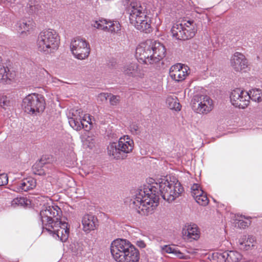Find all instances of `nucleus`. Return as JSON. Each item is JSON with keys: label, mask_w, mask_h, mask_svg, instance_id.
Returning <instances> with one entry per match:
<instances>
[{"label": "nucleus", "mask_w": 262, "mask_h": 262, "mask_svg": "<svg viewBox=\"0 0 262 262\" xmlns=\"http://www.w3.org/2000/svg\"><path fill=\"white\" fill-rule=\"evenodd\" d=\"M99 21L101 23V26L102 27H105V26H108V22L109 21H107L106 20V19H99Z\"/></svg>", "instance_id": "obj_41"}, {"label": "nucleus", "mask_w": 262, "mask_h": 262, "mask_svg": "<svg viewBox=\"0 0 262 262\" xmlns=\"http://www.w3.org/2000/svg\"><path fill=\"white\" fill-rule=\"evenodd\" d=\"M10 101L8 100L6 96H3L0 98V106L4 108H6V106L10 105Z\"/></svg>", "instance_id": "obj_33"}, {"label": "nucleus", "mask_w": 262, "mask_h": 262, "mask_svg": "<svg viewBox=\"0 0 262 262\" xmlns=\"http://www.w3.org/2000/svg\"><path fill=\"white\" fill-rule=\"evenodd\" d=\"M191 102L192 109L197 113L208 114L213 107L212 100L207 95H195Z\"/></svg>", "instance_id": "obj_11"}, {"label": "nucleus", "mask_w": 262, "mask_h": 262, "mask_svg": "<svg viewBox=\"0 0 262 262\" xmlns=\"http://www.w3.org/2000/svg\"><path fill=\"white\" fill-rule=\"evenodd\" d=\"M61 209L57 206H48L40 212L43 230L57 235L62 242H66L69 234L68 224L60 220Z\"/></svg>", "instance_id": "obj_2"}, {"label": "nucleus", "mask_w": 262, "mask_h": 262, "mask_svg": "<svg viewBox=\"0 0 262 262\" xmlns=\"http://www.w3.org/2000/svg\"><path fill=\"white\" fill-rule=\"evenodd\" d=\"M26 201L27 200L25 198H16L14 199L11 202V204L12 206H15V205H20L24 206L25 204H26Z\"/></svg>", "instance_id": "obj_30"}, {"label": "nucleus", "mask_w": 262, "mask_h": 262, "mask_svg": "<svg viewBox=\"0 0 262 262\" xmlns=\"http://www.w3.org/2000/svg\"><path fill=\"white\" fill-rule=\"evenodd\" d=\"M129 21L138 30L149 33L152 31L150 18L147 15L144 5L132 2L129 6Z\"/></svg>", "instance_id": "obj_5"}, {"label": "nucleus", "mask_w": 262, "mask_h": 262, "mask_svg": "<svg viewBox=\"0 0 262 262\" xmlns=\"http://www.w3.org/2000/svg\"><path fill=\"white\" fill-rule=\"evenodd\" d=\"M81 109L72 110V116L69 117V123L73 129L78 130L82 128H84L85 122H86L88 118H84Z\"/></svg>", "instance_id": "obj_13"}, {"label": "nucleus", "mask_w": 262, "mask_h": 262, "mask_svg": "<svg viewBox=\"0 0 262 262\" xmlns=\"http://www.w3.org/2000/svg\"><path fill=\"white\" fill-rule=\"evenodd\" d=\"M171 32L173 36L177 39L188 40L192 38L195 34V24L193 20H188L184 24H174L171 29Z\"/></svg>", "instance_id": "obj_8"}, {"label": "nucleus", "mask_w": 262, "mask_h": 262, "mask_svg": "<svg viewBox=\"0 0 262 262\" xmlns=\"http://www.w3.org/2000/svg\"><path fill=\"white\" fill-rule=\"evenodd\" d=\"M249 100L251 99L254 101L261 102L262 101V92L259 89H254L250 91L249 92Z\"/></svg>", "instance_id": "obj_23"}, {"label": "nucleus", "mask_w": 262, "mask_h": 262, "mask_svg": "<svg viewBox=\"0 0 262 262\" xmlns=\"http://www.w3.org/2000/svg\"><path fill=\"white\" fill-rule=\"evenodd\" d=\"M198 193H199V194H197L196 199H195L196 202L202 206L207 205L209 203L207 195L204 194L203 191H199Z\"/></svg>", "instance_id": "obj_27"}, {"label": "nucleus", "mask_w": 262, "mask_h": 262, "mask_svg": "<svg viewBox=\"0 0 262 262\" xmlns=\"http://www.w3.org/2000/svg\"><path fill=\"white\" fill-rule=\"evenodd\" d=\"M165 55L166 49L163 44L148 39L137 47L135 55L139 62L148 64L158 62Z\"/></svg>", "instance_id": "obj_3"}, {"label": "nucleus", "mask_w": 262, "mask_h": 262, "mask_svg": "<svg viewBox=\"0 0 262 262\" xmlns=\"http://www.w3.org/2000/svg\"><path fill=\"white\" fill-rule=\"evenodd\" d=\"M36 180L32 178H28L24 179L20 184V188L22 190L27 191L35 187Z\"/></svg>", "instance_id": "obj_20"}, {"label": "nucleus", "mask_w": 262, "mask_h": 262, "mask_svg": "<svg viewBox=\"0 0 262 262\" xmlns=\"http://www.w3.org/2000/svg\"><path fill=\"white\" fill-rule=\"evenodd\" d=\"M200 186L198 184H194L191 187V193H193V194L195 195L196 194V193L195 192L196 191H198V190L200 189Z\"/></svg>", "instance_id": "obj_39"}, {"label": "nucleus", "mask_w": 262, "mask_h": 262, "mask_svg": "<svg viewBox=\"0 0 262 262\" xmlns=\"http://www.w3.org/2000/svg\"><path fill=\"white\" fill-rule=\"evenodd\" d=\"M134 129H135V131H137L138 129L137 128H135Z\"/></svg>", "instance_id": "obj_45"}, {"label": "nucleus", "mask_w": 262, "mask_h": 262, "mask_svg": "<svg viewBox=\"0 0 262 262\" xmlns=\"http://www.w3.org/2000/svg\"><path fill=\"white\" fill-rule=\"evenodd\" d=\"M120 96L111 94L110 97V103L112 105H117L120 102Z\"/></svg>", "instance_id": "obj_31"}, {"label": "nucleus", "mask_w": 262, "mask_h": 262, "mask_svg": "<svg viewBox=\"0 0 262 262\" xmlns=\"http://www.w3.org/2000/svg\"><path fill=\"white\" fill-rule=\"evenodd\" d=\"M137 245L141 248H144L146 247V244L143 241H138L136 243Z\"/></svg>", "instance_id": "obj_40"}, {"label": "nucleus", "mask_w": 262, "mask_h": 262, "mask_svg": "<svg viewBox=\"0 0 262 262\" xmlns=\"http://www.w3.org/2000/svg\"><path fill=\"white\" fill-rule=\"evenodd\" d=\"M41 9V5L35 0H29L26 6V10L29 14L37 13Z\"/></svg>", "instance_id": "obj_21"}, {"label": "nucleus", "mask_w": 262, "mask_h": 262, "mask_svg": "<svg viewBox=\"0 0 262 262\" xmlns=\"http://www.w3.org/2000/svg\"><path fill=\"white\" fill-rule=\"evenodd\" d=\"M240 256L239 253L232 251L225 252L223 254V258H226L228 261L232 262L237 261L239 259L238 256Z\"/></svg>", "instance_id": "obj_24"}, {"label": "nucleus", "mask_w": 262, "mask_h": 262, "mask_svg": "<svg viewBox=\"0 0 262 262\" xmlns=\"http://www.w3.org/2000/svg\"><path fill=\"white\" fill-rule=\"evenodd\" d=\"M232 105L239 108H245L249 103V93L240 89L233 90L230 96Z\"/></svg>", "instance_id": "obj_12"}, {"label": "nucleus", "mask_w": 262, "mask_h": 262, "mask_svg": "<svg viewBox=\"0 0 262 262\" xmlns=\"http://www.w3.org/2000/svg\"><path fill=\"white\" fill-rule=\"evenodd\" d=\"M188 69L187 66L179 63L171 67L169 75L173 80L177 81H181L184 80L187 76Z\"/></svg>", "instance_id": "obj_14"}, {"label": "nucleus", "mask_w": 262, "mask_h": 262, "mask_svg": "<svg viewBox=\"0 0 262 262\" xmlns=\"http://www.w3.org/2000/svg\"><path fill=\"white\" fill-rule=\"evenodd\" d=\"M183 188L178 180L169 181L163 179L158 182L144 186L137 191L135 197L130 200V207L141 215H146L158 205L159 194L170 203L178 198Z\"/></svg>", "instance_id": "obj_1"}, {"label": "nucleus", "mask_w": 262, "mask_h": 262, "mask_svg": "<svg viewBox=\"0 0 262 262\" xmlns=\"http://www.w3.org/2000/svg\"><path fill=\"white\" fill-rule=\"evenodd\" d=\"M133 147V140L128 136H124L119 139L117 143L114 142L110 144L107 152L114 159H123L132 151Z\"/></svg>", "instance_id": "obj_7"}, {"label": "nucleus", "mask_w": 262, "mask_h": 262, "mask_svg": "<svg viewBox=\"0 0 262 262\" xmlns=\"http://www.w3.org/2000/svg\"><path fill=\"white\" fill-rule=\"evenodd\" d=\"M88 123H86V122H85L84 127H85L86 128H87V127H88Z\"/></svg>", "instance_id": "obj_43"}, {"label": "nucleus", "mask_w": 262, "mask_h": 262, "mask_svg": "<svg viewBox=\"0 0 262 262\" xmlns=\"http://www.w3.org/2000/svg\"><path fill=\"white\" fill-rule=\"evenodd\" d=\"M83 230L84 232H89L95 230L98 226L97 217L92 214H85L82 219Z\"/></svg>", "instance_id": "obj_16"}, {"label": "nucleus", "mask_w": 262, "mask_h": 262, "mask_svg": "<svg viewBox=\"0 0 262 262\" xmlns=\"http://www.w3.org/2000/svg\"><path fill=\"white\" fill-rule=\"evenodd\" d=\"M46 103L44 97L40 94H31L26 96L23 101L22 107L27 113L34 114L43 112Z\"/></svg>", "instance_id": "obj_9"}, {"label": "nucleus", "mask_w": 262, "mask_h": 262, "mask_svg": "<svg viewBox=\"0 0 262 262\" xmlns=\"http://www.w3.org/2000/svg\"><path fill=\"white\" fill-rule=\"evenodd\" d=\"M81 139L85 148L91 149L95 146V138L93 132H84L81 135Z\"/></svg>", "instance_id": "obj_18"}, {"label": "nucleus", "mask_w": 262, "mask_h": 262, "mask_svg": "<svg viewBox=\"0 0 262 262\" xmlns=\"http://www.w3.org/2000/svg\"><path fill=\"white\" fill-rule=\"evenodd\" d=\"M92 26L96 28L97 29L104 30V31H106V30L107 29V26H105V27H101V23H100L99 20L98 21H95L94 22V23L92 25Z\"/></svg>", "instance_id": "obj_35"}, {"label": "nucleus", "mask_w": 262, "mask_h": 262, "mask_svg": "<svg viewBox=\"0 0 262 262\" xmlns=\"http://www.w3.org/2000/svg\"><path fill=\"white\" fill-rule=\"evenodd\" d=\"M231 65L235 71L238 72L247 67L248 62L243 54L236 52L232 57Z\"/></svg>", "instance_id": "obj_15"}, {"label": "nucleus", "mask_w": 262, "mask_h": 262, "mask_svg": "<svg viewBox=\"0 0 262 262\" xmlns=\"http://www.w3.org/2000/svg\"><path fill=\"white\" fill-rule=\"evenodd\" d=\"M255 241V237L253 236L246 235L243 236L238 239V243L240 246H242L241 248L244 250H248L250 249L251 247L254 246L253 245H251Z\"/></svg>", "instance_id": "obj_19"}, {"label": "nucleus", "mask_w": 262, "mask_h": 262, "mask_svg": "<svg viewBox=\"0 0 262 262\" xmlns=\"http://www.w3.org/2000/svg\"><path fill=\"white\" fill-rule=\"evenodd\" d=\"M111 254L117 262H139V250L129 241L118 238L113 241L110 246Z\"/></svg>", "instance_id": "obj_4"}, {"label": "nucleus", "mask_w": 262, "mask_h": 262, "mask_svg": "<svg viewBox=\"0 0 262 262\" xmlns=\"http://www.w3.org/2000/svg\"><path fill=\"white\" fill-rule=\"evenodd\" d=\"M120 25L118 21H109L107 31L113 32H118L120 30Z\"/></svg>", "instance_id": "obj_28"}, {"label": "nucleus", "mask_w": 262, "mask_h": 262, "mask_svg": "<svg viewBox=\"0 0 262 262\" xmlns=\"http://www.w3.org/2000/svg\"><path fill=\"white\" fill-rule=\"evenodd\" d=\"M84 118H88V121H86V123H88L90 126L93 124L92 119H94L92 118V117L89 114H85L83 116Z\"/></svg>", "instance_id": "obj_38"}, {"label": "nucleus", "mask_w": 262, "mask_h": 262, "mask_svg": "<svg viewBox=\"0 0 262 262\" xmlns=\"http://www.w3.org/2000/svg\"><path fill=\"white\" fill-rule=\"evenodd\" d=\"M44 164L45 162H43V160L42 159H41L38 162H37L33 166V169L34 173L37 174L38 175H41L42 174H43V172L40 168H40Z\"/></svg>", "instance_id": "obj_29"}, {"label": "nucleus", "mask_w": 262, "mask_h": 262, "mask_svg": "<svg viewBox=\"0 0 262 262\" xmlns=\"http://www.w3.org/2000/svg\"><path fill=\"white\" fill-rule=\"evenodd\" d=\"M19 27L21 30H23L22 32L28 31L32 28L31 22L29 21L28 23L24 20L22 23H20Z\"/></svg>", "instance_id": "obj_32"}, {"label": "nucleus", "mask_w": 262, "mask_h": 262, "mask_svg": "<svg viewBox=\"0 0 262 262\" xmlns=\"http://www.w3.org/2000/svg\"><path fill=\"white\" fill-rule=\"evenodd\" d=\"M70 48L74 56L80 60L88 58L91 50L89 42L79 37L74 38L71 41Z\"/></svg>", "instance_id": "obj_10"}, {"label": "nucleus", "mask_w": 262, "mask_h": 262, "mask_svg": "<svg viewBox=\"0 0 262 262\" xmlns=\"http://www.w3.org/2000/svg\"><path fill=\"white\" fill-rule=\"evenodd\" d=\"M199 191H203L201 189L198 190V191H196L195 192L196 193V194H194L193 193H191V195L193 196V198L195 199H196V196H197V194H199V193H198L199 192Z\"/></svg>", "instance_id": "obj_42"}, {"label": "nucleus", "mask_w": 262, "mask_h": 262, "mask_svg": "<svg viewBox=\"0 0 262 262\" xmlns=\"http://www.w3.org/2000/svg\"><path fill=\"white\" fill-rule=\"evenodd\" d=\"M59 38L56 31L48 29L41 31L38 36L37 46L38 51L48 54L56 50L59 46Z\"/></svg>", "instance_id": "obj_6"}, {"label": "nucleus", "mask_w": 262, "mask_h": 262, "mask_svg": "<svg viewBox=\"0 0 262 262\" xmlns=\"http://www.w3.org/2000/svg\"><path fill=\"white\" fill-rule=\"evenodd\" d=\"M91 129V128L90 127L89 129H84V131L88 132L89 131V130Z\"/></svg>", "instance_id": "obj_44"}, {"label": "nucleus", "mask_w": 262, "mask_h": 262, "mask_svg": "<svg viewBox=\"0 0 262 262\" xmlns=\"http://www.w3.org/2000/svg\"><path fill=\"white\" fill-rule=\"evenodd\" d=\"M166 103L168 107L171 110L175 111H180L181 110V105L177 102L176 99L172 97H168L166 99Z\"/></svg>", "instance_id": "obj_26"}, {"label": "nucleus", "mask_w": 262, "mask_h": 262, "mask_svg": "<svg viewBox=\"0 0 262 262\" xmlns=\"http://www.w3.org/2000/svg\"><path fill=\"white\" fill-rule=\"evenodd\" d=\"M237 224L238 227L241 228H245L248 226V223L244 221L243 220H239L238 222L236 223Z\"/></svg>", "instance_id": "obj_37"}, {"label": "nucleus", "mask_w": 262, "mask_h": 262, "mask_svg": "<svg viewBox=\"0 0 262 262\" xmlns=\"http://www.w3.org/2000/svg\"><path fill=\"white\" fill-rule=\"evenodd\" d=\"M183 238L185 240H196L199 238L198 228L195 225H186L182 230Z\"/></svg>", "instance_id": "obj_17"}, {"label": "nucleus", "mask_w": 262, "mask_h": 262, "mask_svg": "<svg viewBox=\"0 0 262 262\" xmlns=\"http://www.w3.org/2000/svg\"><path fill=\"white\" fill-rule=\"evenodd\" d=\"M8 182L7 174L2 173L0 174V186L6 185Z\"/></svg>", "instance_id": "obj_34"}, {"label": "nucleus", "mask_w": 262, "mask_h": 262, "mask_svg": "<svg viewBox=\"0 0 262 262\" xmlns=\"http://www.w3.org/2000/svg\"><path fill=\"white\" fill-rule=\"evenodd\" d=\"M161 249L163 252L167 253L173 254L180 258H185L183 254L179 250H178L168 245H165L161 247Z\"/></svg>", "instance_id": "obj_25"}, {"label": "nucleus", "mask_w": 262, "mask_h": 262, "mask_svg": "<svg viewBox=\"0 0 262 262\" xmlns=\"http://www.w3.org/2000/svg\"><path fill=\"white\" fill-rule=\"evenodd\" d=\"M138 64L136 63H131L125 66L123 68L122 71L124 74L129 76L134 77L137 74Z\"/></svg>", "instance_id": "obj_22"}, {"label": "nucleus", "mask_w": 262, "mask_h": 262, "mask_svg": "<svg viewBox=\"0 0 262 262\" xmlns=\"http://www.w3.org/2000/svg\"><path fill=\"white\" fill-rule=\"evenodd\" d=\"M111 95V93H100L98 97L99 98H100L101 101H106L107 99V98L108 97H110V95Z\"/></svg>", "instance_id": "obj_36"}]
</instances>
